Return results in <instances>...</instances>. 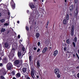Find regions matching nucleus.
<instances>
[{
    "instance_id": "f257e3e1",
    "label": "nucleus",
    "mask_w": 79,
    "mask_h": 79,
    "mask_svg": "<svg viewBox=\"0 0 79 79\" xmlns=\"http://www.w3.org/2000/svg\"><path fill=\"white\" fill-rule=\"evenodd\" d=\"M6 67L8 69H11L13 68V65L10 62L7 64Z\"/></svg>"
},
{
    "instance_id": "f03ea898",
    "label": "nucleus",
    "mask_w": 79,
    "mask_h": 79,
    "mask_svg": "<svg viewBox=\"0 0 79 79\" xmlns=\"http://www.w3.org/2000/svg\"><path fill=\"white\" fill-rule=\"evenodd\" d=\"M10 5L13 10L15 8V4L13 2V0H11L10 2Z\"/></svg>"
},
{
    "instance_id": "7ed1b4c3",
    "label": "nucleus",
    "mask_w": 79,
    "mask_h": 79,
    "mask_svg": "<svg viewBox=\"0 0 79 79\" xmlns=\"http://www.w3.org/2000/svg\"><path fill=\"white\" fill-rule=\"evenodd\" d=\"M18 56L20 59H21L22 58H23V56L24 55V54L23 55L22 54V53H21V52H19L18 51Z\"/></svg>"
},
{
    "instance_id": "20e7f679",
    "label": "nucleus",
    "mask_w": 79,
    "mask_h": 79,
    "mask_svg": "<svg viewBox=\"0 0 79 79\" xmlns=\"http://www.w3.org/2000/svg\"><path fill=\"white\" fill-rule=\"evenodd\" d=\"M19 60H15L14 61V64L16 66H17L19 64Z\"/></svg>"
},
{
    "instance_id": "39448f33",
    "label": "nucleus",
    "mask_w": 79,
    "mask_h": 79,
    "mask_svg": "<svg viewBox=\"0 0 79 79\" xmlns=\"http://www.w3.org/2000/svg\"><path fill=\"white\" fill-rule=\"evenodd\" d=\"M29 6H30V7L32 9V8H35V6L34 3H33L32 2H30L29 3Z\"/></svg>"
},
{
    "instance_id": "423d86ee",
    "label": "nucleus",
    "mask_w": 79,
    "mask_h": 79,
    "mask_svg": "<svg viewBox=\"0 0 79 79\" xmlns=\"http://www.w3.org/2000/svg\"><path fill=\"white\" fill-rule=\"evenodd\" d=\"M74 25H72V28L71 30V35L72 36H73V34H74Z\"/></svg>"
},
{
    "instance_id": "0eeeda50",
    "label": "nucleus",
    "mask_w": 79,
    "mask_h": 79,
    "mask_svg": "<svg viewBox=\"0 0 79 79\" xmlns=\"http://www.w3.org/2000/svg\"><path fill=\"white\" fill-rule=\"evenodd\" d=\"M34 69H32V70H31V74L33 79H34Z\"/></svg>"
},
{
    "instance_id": "6e6552de",
    "label": "nucleus",
    "mask_w": 79,
    "mask_h": 79,
    "mask_svg": "<svg viewBox=\"0 0 79 79\" xmlns=\"http://www.w3.org/2000/svg\"><path fill=\"white\" fill-rule=\"evenodd\" d=\"M1 74L2 75H3V76H5V75L6 74V71H5V70L4 69H2V72H1Z\"/></svg>"
},
{
    "instance_id": "1a4fd4ad",
    "label": "nucleus",
    "mask_w": 79,
    "mask_h": 79,
    "mask_svg": "<svg viewBox=\"0 0 79 79\" xmlns=\"http://www.w3.org/2000/svg\"><path fill=\"white\" fill-rule=\"evenodd\" d=\"M54 73L56 74H58L59 73V69L58 68H56L54 70Z\"/></svg>"
},
{
    "instance_id": "9d476101",
    "label": "nucleus",
    "mask_w": 79,
    "mask_h": 79,
    "mask_svg": "<svg viewBox=\"0 0 79 79\" xmlns=\"http://www.w3.org/2000/svg\"><path fill=\"white\" fill-rule=\"evenodd\" d=\"M40 67V63H39V61H38L37 62V67L38 69H39Z\"/></svg>"
},
{
    "instance_id": "9b49d317",
    "label": "nucleus",
    "mask_w": 79,
    "mask_h": 79,
    "mask_svg": "<svg viewBox=\"0 0 79 79\" xmlns=\"http://www.w3.org/2000/svg\"><path fill=\"white\" fill-rule=\"evenodd\" d=\"M68 23V21L65 19H64L63 20V23L64 24H67Z\"/></svg>"
},
{
    "instance_id": "f8f14e48",
    "label": "nucleus",
    "mask_w": 79,
    "mask_h": 79,
    "mask_svg": "<svg viewBox=\"0 0 79 79\" xmlns=\"http://www.w3.org/2000/svg\"><path fill=\"white\" fill-rule=\"evenodd\" d=\"M58 50H55L54 52L53 55L54 56H56V55L58 54Z\"/></svg>"
},
{
    "instance_id": "ddd939ff",
    "label": "nucleus",
    "mask_w": 79,
    "mask_h": 79,
    "mask_svg": "<svg viewBox=\"0 0 79 79\" xmlns=\"http://www.w3.org/2000/svg\"><path fill=\"white\" fill-rule=\"evenodd\" d=\"M47 48L46 47L44 48L42 51L43 53H44L46 52H47Z\"/></svg>"
},
{
    "instance_id": "4468645a",
    "label": "nucleus",
    "mask_w": 79,
    "mask_h": 79,
    "mask_svg": "<svg viewBox=\"0 0 79 79\" xmlns=\"http://www.w3.org/2000/svg\"><path fill=\"white\" fill-rule=\"evenodd\" d=\"M25 48H24V47H23L22 48V51H23V55H24V54H25V52H26V51H25Z\"/></svg>"
},
{
    "instance_id": "2eb2a0df",
    "label": "nucleus",
    "mask_w": 79,
    "mask_h": 79,
    "mask_svg": "<svg viewBox=\"0 0 79 79\" xmlns=\"http://www.w3.org/2000/svg\"><path fill=\"white\" fill-rule=\"evenodd\" d=\"M73 9H74V7H73V5L71 6H70V10L71 11H72Z\"/></svg>"
},
{
    "instance_id": "dca6fc26",
    "label": "nucleus",
    "mask_w": 79,
    "mask_h": 79,
    "mask_svg": "<svg viewBox=\"0 0 79 79\" xmlns=\"http://www.w3.org/2000/svg\"><path fill=\"white\" fill-rule=\"evenodd\" d=\"M22 72H23V73H26V68H23L22 69Z\"/></svg>"
},
{
    "instance_id": "f3484780",
    "label": "nucleus",
    "mask_w": 79,
    "mask_h": 79,
    "mask_svg": "<svg viewBox=\"0 0 79 79\" xmlns=\"http://www.w3.org/2000/svg\"><path fill=\"white\" fill-rule=\"evenodd\" d=\"M5 47L7 48L8 47V44L7 43H6L4 44Z\"/></svg>"
},
{
    "instance_id": "a211bd4d",
    "label": "nucleus",
    "mask_w": 79,
    "mask_h": 79,
    "mask_svg": "<svg viewBox=\"0 0 79 79\" xmlns=\"http://www.w3.org/2000/svg\"><path fill=\"white\" fill-rule=\"evenodd\" d=\"M20 76H21V75H20V73H18L16 75V77H17V78L19 77Z\"/></svg>"
},
{
    "instance_id": "6ab92c4d",
    "label": "nucleus",
    "mask_w": 79,
    "mask_h": 79,
    "mask_svg": "<svg viewBox=\"0 0 79 79\" xmlns=\"http://www.w3.org/2000/svg\"><path fill=\"white\" fill-rule=\"evenodd\" d=\"M5 29L2 28L1 30V32H2V33L3 32H5Z\"/></svg>"
},
{
    "instance_id": "aec40b11",
    "label": "nucleus",
    "mask_w": 79,
    "mask_h": 79,
    "mask_svg": "<svg viewBox=\"0 0 79 79\" xmlns=\"http://www.w3.org/2000/svg\"><path fill=\"white\" fill-rule=\"evenodd\" d=\"M69 15L68 14L66 16V19L67 20H69Z\"/></svg>"
},
{
    "instance_id": "412c9836",
    "label": "nucleus",
    "mask_w": 79,
    "mask_h": 79,
    "mask_svg": "<svg viewBox=\"0 0 79 79\" xmlns=\"http://www.w3.org/2000/svg\"><path fill=\"white\" fill-rule=\"evenodd\" d=\"M4 21H5V19H4L0 20V22L2 23H4Z\"/></svg>"
},
{
    "instance_id": "4be33fe9",
    "label": "nucleus",
    "mask_w": 79,
    "mask_h": 79,
    "mask_svg": "<svg viewBox=\"0 0 79 79\" xmlns=\"http://www.w3.org/2000/svg\"><path fill=\"white\" fill-rule=\"evenodd\" d=\"M26 29L27 31H29V26H26Z\"/></svg>"
},
{
    "instance_id": "5701e85b",
    "label": "nucleus",
    "mask_w": 79,
    "mask_h": 79,
    "mask_svg": "<svg viewBox=\"0 0 79 79\" xmlns=\"http://www.w3.org/2000/svg\"><path fill=\"white\" fill-rule=\"evenodd\" d=\"M40 36V35L39 33H37L36 34V37H39Z\"/></svg>"
},
{
    "instance_id": "b1692460",
    "label": "nucleus",
    "mask_w": 79,
    "mask_h": 79,
    "mask_svg": "<svg viewBox=\"0 0 79 79\" xmlns=\"http://www.w3.org/2000/svg\"><path fill=\"white\" fill-rule=\"evenodd\" d=\"M4 60L5 62H7V61H8V59H6V58H4Z\"/></svg>"
},
{
    "instance_id": "393cba45",
    "label": "nucleus",
    "mask_w": 79,
    "mask_h": 79,
    "mask_svg": "<svg viewBox=\"0 0 79 79\" xmlns=\"http://www.w3.org/2000/svg\"><path fill=\"white\" fill-rule=\"evenodd\" d=\"M67 43L68 44H70V42H69V39H68L67 40Z\"/></svg>"
},
{
    "instance_id": "a878e982",
    "label": "nucleus",
    "mask_w": 79,
    "mask_h": 79,
    "mask_svg": "<svg viewBox=\"0 0 79 79\" xmlns=\"http://www.w3.org/2000/svg\"><path fill=\"white\" fill-rule=\"evenodd\" d=\"M36 73L35 72V74L37 78H39V76L38 75V74H36Z\"/></svg>"
},
{
    "instance_id": "bb28decb",
    "label": "nucleus",
    "mask_w": 79,
    "mask_h": 79,
    "mask_svg": "<svg viewBox=\"0 0 79 79\" xmlns=\"http://www.w3.org/2000/svg\"><path fill=\"white\" fill-rule=\"evenodd\" d=\"M74 41L75 42H77V37H75L74 39Z\"/></svg>"
},
{
    "instance_id": "cd10ccee",
    "label": "nucleus",
    "mask_w": 79,
    "mask_h": 79,
    "mask_svg": "<svg viewBox=\"0 0 79 79\" xmlns=\"http://www.w3.org/2000/svg\"><path fill=\"white\" fill-rule=\"evenodd\" d=\"M72 44L73 45V47H76V44H75V42H73Z\"/></svg>"
},
{
    "instance_id": "c85d7f7f",
    "label": "nucleus",
    "mask_w": 79,
    "mask_h": 79,
    "mask_svg": "<svg viewBox=\"0 0 79 79\" xmlns=\"http://www.w3.org/2000/svg\"><path fill=\"white\" fill-rule=\"evenodd\" d=\"M0 78H1V79H5V77H3V76L2 75H1V76Z\"/></svg>"
},
{
    "instance_id": "c756f323",
    "label": "nucleus",
    "mask_w": 79,
    "mask_h": 79,
    "mask_svg": "<svg viewBox=\"0 0 79 79\" xmlns=\"http://www.w3.org/2000/svg\"><path fill=\"white\" fill-rule=\"evenodd\" d=\"M12 74L13 75H15V71H12Z\"/></svg>"
},
{
    "instance_id": "7c9ffc66",
    "label": "nucleus",
    "mask_w": 79,
    "mask_h": 79,
    "mask_svg": "<svg viewBox=\"0 0 79 79\" xmlns=\"http://www.w3.org/2000/svg\"><path fill=\"white\" fill-rule=\"evenodd\" d=\"M57 74V77L59 78H60V75L59 73Z\"/></svg>"
},
{
    "instance_id": "2f4dec72",
    "label": "nucleus",
    "mask_w": 79,
    "mask_h": 79,
    "mask_svg": "<svg viewBox=\"0 0 79 79\" xmlns=\"http://www.w3.org/2000/svg\"><path fill=\"white\" fill-rule=\"evenodd\" d=\"M3 6H4V4H2L0 5V6L1 7H3Z\"/></svg>"
},
{
    "instance_id": "473e14b6",
    "label": "nucleus",
    "mask_w": 79,
    "mask_h": 79,
    "mask_svg": "<svg viewBox=\"0 0 79 79\" xmlns=\"http://www.w3.org/2000/svg\"><path fill=\"white\" fill-rule=\"evenodd\" d=\"M29 23L30 24H31V22L32 21V19H31V18H29Z\"/></svg>"
},
{
    "instance_id": "72a5a7b5",
    "label": "nucleus",
    "mask_w": 79,
    "mask_h": 79,
    "mask_svg": "<svg viewBox=\"0 0 79 79\" xmlns=\"http://www.w3.org/2000/svg\"><path fill=\"white\" fill-rule=\"evenodd\" d=\"M66 47H64V50L65 51L66 50Z\"/></svg>"
},
{
    "instance_id": "f704fd0d",
    "label": "nucleus",
    "mask_w": 79,
    "mask_h": 79,
    "mask_svg": "<svg viewBox=\"0 0 79 79\" xmlns=\"http://www.w3.org/2000/svg\"><path fill=\"white\" fill-rule=\"evenodd\" d=\"M40 48H38V50L37 51V52H39L40 51Z\"/></svg>"
},
{
    "instance_id": "c9c22d12",
    "label": "nucleus",
    "mask_w": 79,
    "mask_h": 79,
    "mask_svg": "<svg viewBox=\"0 0 79 79\" xmlns=\"http://www.w3.org/2000/svg\"><path fill=\"white\" fill-rule=\"evenodd\" d=\"M4 25V26H8V23H5Z\"/></svg>"
},
{
    "instance_id": "e433bc0d",
    "label": "nucleus",
    "mask_w": 79,
    "mask_h": 79,
    "mask_svg": "<svg viewBox=\"0 0 79 79\" xmlns=\"http://www.w3.org/2000/svg\"><path fill=\"white\" fill-rule=\"evenodd\" d=\"M37 45H38V46H39L40 45V42H38L37 43Z\"/></svg>"
},
{
    "instance_id": "4c0bfd02",
    "label": "nucleus",
    "mask_w": 79,
    "mask_h": 79,
    "mask_svg": "<svg viewBox=\"0 0 79 79\" xmlns=\"http://www.w3.org/2000/svg\"><path fill=\"white\" fill-rule=\"evenodd\" d=\"M20 61V63H23V60L22 59H20V60H19Z\"/></svg>"
},
{
    "instance_id": "58836bf2",
    "label": "nucleus",
    "mask_w": 79,
    "mask_h": 79,
    "mask_svg": "<svg viewBox=\"0 0 79 79\" xmlns=\"http://www.w3.org/2000/svg\"><path fill=\"white\" fill-rule=\"evenodd\" d=\"M29 59L30 61H31V56H29Z\"/></svg>"
},
{
    "instance_id": "ea45409f",
    "label": "nucleus",
    "mask_w": 79,
    "mask_h": 79,
    "mask_svg": "<svg viewBox=\"0 0 79 79\" xmlns=\"http://www.w3.org/2000/svg\"><path fill=\"white\" fill-rule=\"evenodd\" d=\"M77 0H75V3H77Z\"/></svg>"
},
{
    "instance_id": "a19ab883",
    "label": "nucleus",
    "mask_w": 79,
    "mask_h": 79,
    "mask_svg": "<svg viewBox=\"0 0 79 79\" xmlns=\"http://www.w3.org/2000/svg\"><path fill=\"white\" fill-rule=\"evenodd\" d=\"M49 23V21H48L47 23V26H48V25Z\"/></svg>"
},
{
    "instance_id": "79ce46f5",
    "label": "nucleus",
    "mask_w": 79,
    "mask_h": 79,
    "mask_svg": "<svg viewBox=\"0 0 79 79\" xmlns=\"http://www.w3.org/2000/svg\"><path fill=\"white\" fill-rule=\"evenodd\" d=\"M77 77H78V78H79V73H78L77 74Z\"/></svg>"
},
{
    "instance_id": "37998d69",
    "label": "nucleus",
    "mask_w": 79,
    "mask_h": 79,
    "mask_svg": "<svg viewBox=\"0 0 79 79\" xmlns=\"http://www.w3.org/2000/svg\"><path fill=\"white\" fill-rule=\"evenodd\" d=\"M33 49L34 50H36V49H37V48L35 47H34V48H33Z\"/></svg>"
},
{
    "instance_id": "c03bdc74",
    "label": "nucleus",
    "mask_w": 79,
    "mask_h": 79,
    "mask_svg": "<svg viewBox=\"0 0 79 79\" xmlns=\"http://www.w3.org/2000/svg\"><path fill=\"white\" fill-rule=\"evenodd\" d=\"M8 15H10V12H8Z\"/></svg>"
},
{
    "instance_id": "a18cd8bd",
    "label": "nucleus",
    "mask_w": 79,
    "mask_h": 79,
    "mask_svg": "<svg viewBox=\"0 0 79 79\" xmlns=\"http://www.w3.org/2000/svg\"><path fill=\"white\" fill-rule=\"evenodd\" d=\"M18 38H19H19H20V35H18Z\"/></svg>"
},
{
    "instance_id": "49530a36",
    "label": "nucleus",
    "mask_w": 79,
    "mask_h": 79,
    "mask_svg": "<svg viewBox=\"0 0 79 79\" xmlns=\"http://www.w3.org/2000/svg\"><path fill=\"white\" fill-rule=\"evenodd\" d=\"M27 79H31L30 77H27Z\"/></svg>"
},
{
    "instance_id": "de8ad7c7",
    "label": "nucleus",
    "mask_w": 79,
    "mask_h": 79,
    "mask_svg": "<svg viewBox=\"0 0 79 79\" xmlns=\"http://www.w3.org/2000/svg\"><path fill=\"white\" fill-rule=\"evenodd\" d=\"M27 13H29V10H27Z\"/></svg>"
},
{
    "instance_id": "09e8293b",
    "label": "nucleus",
    "mask_w": 79,
    "mask_h": 79,
    "mask_svg": "<svg viewBox=\"0 0 79 79\" xmlns=\"http://www.w3.org/2000/svg\"><path fill=\"white\" fill-rule=\"evenodd\" d=\"M77 10H76V15H77L78 14V11H77Z\"/></svg>"
},
{
    "instance_id": "8fccbe9b",
    "label": "nucleus",
    "mask_w": 79,
    "mask_h": 79,
    "mask_svg": "<svg viewBox=\"0 0 79 79\" xmlns=\"http://www.w3.org/2000/svg\"><path fill=\"white\" fill-rule=\"evenodd\" d=\"M2 66V64L0 63V66Z\"/></svg>"
},
{
    "instance_id": "3c124183",
    "label": "nucleus",
    "mask_w": 79,
    "mask_h": 79,
    "mask_svg": "<svg viewBox=\"0 0 79 79\" xmlns=\"http://www.w3.org/2000/svg\"><path fill=\"white\" fill-rule=\"evenodd\" d=\"M13 79H16L15 77H14L13 78Z\"/></svg>"
},
{
    "instance_id": "603ef678",
    "label": "nucleus",
    "mask_w": 79,
    "mask_h": 79,
    "mask_svg": "<svg viewBox=\"0 0 79 79\" xmlns=\"http://www.w3.org/2000/svg\"><path fill=\"white\" fill-rule=\"evenodd\" d=\"M17 23H18V24H19V21H18L17 22Z\"/></svg>"
},
{
    "instance_id": "864d4df0",
    "label": "nucleus",
    "mask_w": 79,
    "mask_h": 79,
    "mask_svg": "<svg viewBox=\"0 0 79 79\" xmlns=\"http://www.w3.org/2000/svg\"><path fill=\"white\" fill-rule=\"evenodd\" d=\"M76 55H77V57L78 56V54L77 53H76Z\"/></svg>"
},
{
    "instance_id": "5fc2aeb1",
    "label": "nucleus",
    "mask_w": 79,
    "mask_h": 79,
    "mask_svg": "<svg viewBox=\"0 0 79 79\" xmlns=\"http://www.w3.org/2000/svg\"><path fill=\"white\" fill-rule=\"evenodd\" d=\"M2 16V14L1 13H0V17H1Z\"/></svg>"
},
{
    "instance_id": "6e6d98bb",
    "label": "nucleus",
    "mask_w": 79,
    "mask_h": 79,
    "mask_svg": "<svg viewBox=\"0 0 79 79\" xmlns=\"http://www.w3.org/2000/svg\"><path fill=\"white\" fill-rule=\"evenodd\" d=\"M64 2L65 3L66 2H67V0H64Z\"/></svg>"
},
{
    "instance_id": "4d7b16f0",
    "label": "nucleus",
    "mask_w": 79,
    "mask_h": 79,
    "mask_svg": "<svg viewBox=\"0 0 79 79\" xmlns=\"http://www.w3.org/2000/svg\"><path fill=\"white\" fill-rule=\"evenodd\" d=\"M78 8L77 7V8H76V11H77V10H78Z\"/></svg>"
},
{
    "instance_id": "13d9d810",
    "label": "nucleus",
    "mask_w": 79,
    "mask_h": 79,
    "mask_svg": "<svg viewBox=\"0 0 79 79\" xmlns=\"http://www.w3.org/2000/svg\"><path fill=\"white\" fill-rule=\"evenodd\" d=\"M73 56H74V57H75V55L74 54H73Z\"/></svg>"
},
{
    "instance_id": "bf43d9fd",
    "label": "nucleus",
    "mask_w": 79,
    "mask_h": 79,
    "mask_svg": "<svg viewBox=\"0 0 79 79\" xmlns=\"http://www.w3.org/2000/svg\"><path fill=\"white\" fill-rule=\"evenodd\" d=\"M78 54H79V50H78Z\"/></svg>"
},
{
    "instance_id": "052dcab7",
    "label": "nucleus",
    "mask_w": 79,
    "mask_h": 79,
    "mask_svg": "<svg viewBox=\"0 0 79 79\" xmlns=\"http://www.w3.org/2000/svg\"><path fill=\"white\" fill-rule=\"evenodd\" d=\"M44 0H42L41 2H44Z\"/></svg>"
},
{
    "instance_id": "680f3d73",
    "label": "nucleus",
    "mask_w": 79,
    "mask_h": 79,
    "mask_svg": "<svg viewBox=\"0 0 79 79\" xmlns=\"http://www.w3.org/2000/svg\"><path fill=\"white\" fill-rule=\"evenodd\" d=\"M26 76H27V75H25V77H26Z\"/></svg>"
},
{
    "instance_id": "e2e57ef3",
    "label": "nucleus",
    "mask_w": 79,
    "mask_h": 79,
    "mask_svg": "<svg viewBox=\"0 0 79 79\" xmlns=\"http://www.w3.org/2000/svg\"><path fill=\"white\" fill-rule=\"evenodd\" d=\"M34 2H36V0H33Z\"/></svg>"
},
{
    "instance_id": "0e129e2a",
    "label": "nucleus",
    "mask_w": 79,
    "mask_h": 79,
    "mask_svg": "<svg viewBox=\"0 0 79 79\" xmlns=\"http://www.w3.org/2000/svg\"><path fill=\"white\" fill-rule=\"evenodd\" d=\"M77 57L78 58H78H79V56H77Z\"/></svg>"
},
{
    "instance_id": "69168bd1",
    "label": "nucleus",
    "mask_w": 79,
    "mask_h": 79,
    "mask_svg": "<svg viewBox=\"0 0 79 79\" xmlns=\"http://www.w3.org/2000/svg\"><path fill=\"white\" fill-rule=\"evenodd\" d=\"M77 57L78 58H78H79V56H77Z\"/></svg>"
},
{
    "instance_id": "338daca9",
    "label": "nucleus",
    "mask_w": 79,
    "mask_h": 79,
    "mask_svg": "<svg viewBox=\"0 0 79 79\" xmlns=\"http://www.w3.org/2000/svg\"><path fill=\"white\" fill-rule=\"evenodd\" d=\"M77 69H78V68H79V67H77Z\"/></svg>"
},
{
    "instance_id": "774afa93",
    "label": "nucleus",
    "mask_w": 79,
    "mask_h": 79,
    "mask_svg": "<svg viewBox=\"0 0 79 79\" xmlns=\"http://www.w3.org/2000/svg\"><path fill=\"white\" fill-rule=\"evenodd\" d=\"M67 53H69V52H68V51H67Z\"/></svg>"
}]
</instances>
